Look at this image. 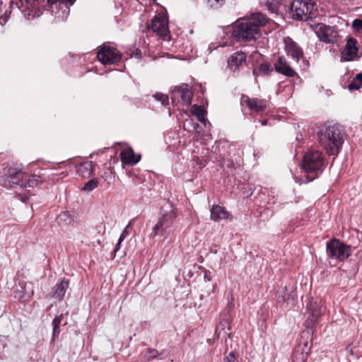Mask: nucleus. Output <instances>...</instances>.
I'll use <instances>...</instances> for the list:
<instances>
[{"instance_id":"obj_1","label":"nucleus","mask_w":362,"mask_h":362,"mask_svg":"<svg viewBox=\"0 0 362 362\" xmlns=\"http://www.w3.org/2000/svg\"><path fill=\"white\" fill-rule=\"evenodd\" d=\"M267 23V17L260 13L240 18L233 25L232 37L238 42L255 40L260 36V28Z\"/></svg>"},{"instance_id":"obj_2","label":"nucleus","mask_w":362,"mask_h":362,"mask_svg":"<svg viewBox=\"0 0 362 362\" xmlns=\"http://www.w3.org/2000/svg\"><path fill=\"white\" fill-rule=\"evenodd\" d=\"M344 127L332 122H326L319 127L317 139L319 144L329 156H337L344 143Z\"/></svg>"},{"instance_id":"obj_3","label":"nucleus","mask_w":362,"mask_h":362,"mask_svg":"<svg viewBox=\"0 0 362 362\" xmlns=\"http://www.w3.org/2000/svg\"><path fill=\"white\" fill-rule=\"evenodd\" d=\"M177 217V210L168 200H165L161 205L159 216L156 223L152 228L151 236L167 237L172 231Z\"/></svg>"},{"instance_id":"obj_4","label":"nucleus","mask_w":362,"mask_h":362,"mask_svg":"<svg viewBox=\"0 0 362 362\" xmlns=\"http://www.w3.org/2000/svg\"><path fill=\"white\" fill-rule=\"evenodd\" d=\"M325 167L322 153L319 151H310L305 153L303 160V168L307 173H315V176L309 178L308 181L313 180L321 173Z\"/></svg>"},{"instance_id":"obj_5","label":"nucleus","mask_w":362,"mask_h":362,"mask_svg":"<svg viewBox=\"0 0 362 362\" xmlns=\"http://www.w3.org/2000/svg\"><path fill=\"white\" fill-rule=\"evenodd\" d=\"M97 58L103 65H117L122 59V54L108 43L98 47Z\"/></svg>"},{"instance_id":"obj_6","label":"nucleus","mask_w":362,"mask_h":362,"mask_svg":"<svg viewBox=\"0 0 362 362\" xmlns=\"http://www.w3.org/2000/svg\"><path fill=\"white\" fill-rule=\"evenodd\" d=\"M327 255L332 259L344 261L351 254V247L337 239H332L326 245Z\"/></svg>"},{"instance_id":"obj_7","label":"nucleus","mask_w":362,"mask_h":362,"mask_svg":"<svg viewBox=\"0 0 362 362\" xmlns=\"http://www.w3.org/2000/svg\"><path fill=\"white\" fill-rule=\"evenodd\" d=\"M314 6L315 5L311 0H293L291 4L293 18L298 21L310 18L314 10Z\"/></svg>"},{"instance_id":"obj_8","label":"nucleus","mask_w":362,"mask_h":362,"mask_svg":"<svg viewBox=\"0 0 362 362\" xmlns=\"http://www.w3.org/2000/svg\"><path fill=\"white\" fill-rule=\"evenodd\" d=\"M25 177V173L14 166L4 168V185L6 187H22Z\"/></svg>"},{"instance_id":"obj_9","label":"nucleus","mask_w":362,"mask_h":362,"mask_svg":"<svg viewBox=\"0 0 362 362\" xmlns=\"http://www.w3.org/2000/svg\"><path fill=\"white\" fill-rule=\"evenodd\" d=\"M311 28L320 41L331 44L337 42L338 32L336 27L317 23L312 25Z\"/></svg>"},{"instance_id":"obj_10","label":"nucleus","mask_w":362,"mask_h":362,"mask_svg":"<svg viewBox=\"0 0 362 362\" xmlns=\"http://www.w3.org/2000/svg\"><path fill=\"white\" fill-rule=\"evenodd\" d=\"M285 50L292 59L297 62L299 66H309V61L303 57L302 49L290 37H286L284 39Z\"/></svg>"},{"instance_id":"obj_11","label":"nucleus","mask_w":362,"mask_h":362,"mask_svg":"<svg viewBox=\"0 0 362 362\" xmlns=\"http://www.w3.org/2000/svg\"><path fill=\"white\" fill-rule=\"evenodd\" d=\"M151 29L153 32L156 33L159 37H162L164 40H170V35L168 25L167 16L163 13H160L156 16L151 21L150 25L147 27Z\"/></svg>"},{"instance_id":"obj_12","label":"nucleus","mask_w":362,"mask_h":362,"mask_svg":"<svg viewBox=\"0 0 362 362\" xmlns=\"http://www.w3.org/2000/svg\"><path fill=\"white\" fill-rule=\"evenodd\" d=\"M193 93L191 88L187 84H182L180 86L176 87L173 91L171 95V100L173 103H178L180 98L181 101L189 105L192 103Z\"/></svg>"},{"instance_id":"obj_13","label":"nucleus","mask_w":362,"mask_h":362,"mask_svg":"<svg viewBox=\"0 0 362 362\" xmlns=\"http://www.w3.org/2000/svg\"><path fill=\"white\" fill-rule=\"evenodd\" d=\"M357 40L353 37L347 40L341 59L344 61H354L359 57L358 48L356 46Z\"/></svg>"},{"instance_id":"obj_14","label":"nucleus","mask_w":362,"mask_h":362,"mask_svg":"<svg viewBox=\"0 0 362 362\" xmlns=\"http://www.w3.org/2000/svg\"><path fill=\"white\" fill-rule=\"evenodd\" d=\"M227 63L229 68L247 66V54L243 51H236L228 57Z\"/></svg>"},{"instance_id":"obj_15","label":"nucleus","mask_w":362,"mask_h":362,"mask_svg":"<svg viewBox=\"0 0 362 362\" xmlns=\"http://www.w3.org/2000/svg\"><path fill=\"white\" fill-rule=\"evenodd\" d=\"M241 103L245 104L251 110L257 112H262L266 108V102L258 98H250L247 95H243Z\"/></svg>"},{"instance_id":"obj_16","label":"nucleus","mask_w":362,"mask_h":362,"mask_svg":"<svg viewBox=\"0 0 362 362\" xmlns=\"http://www.w3.org/2000/svg\"><path fill=\"white\" fill-rule=\"evenodd\" d=\"M276 300L279 304L288 303L289 300H294L293 291H288L286 286H281L276 293Z\"/></svg>"},{"instance_id":"obj_17","label":"nucleus","mask_w":362,"mask_h":362,"mask_svg":"<svg viewBox=\"0 0 362 362\" xmlns=\"http://www.w3.org/2000/svg\"><path fill=\"white\" fill-rule=\"evenodd\" d=\"M120 156L122 163L127 165L136 164L141 158L140 156H136L130 148L122 150Z\"/></svg>"},{"instance_id":"obj_18","label":"nucleus","mask_w":362,"mask_h":362,"mask_svg":"<svg viewBox=\"0 0 362 362\" xmlns=\"http://www.w3.org/2000/svg\"><path fill=\"white\" fill-rule=\"evenodd\" d=\"M211 218L216 222L228 218L230 214L226 209L219 205H213L211 209Z\"/></svg>"},{"instance_id":"obj_19","label":"nucleus","mask_w":362,"mask_h":362,"mask_svg":"<svg viewBox=\"0 0 362 362\" xmlns=\"http://www.w3.org/2000/svg\"><path fill=\"white\" fill-rule=\"evenodd\" d=\"M273 71L288 77H293L296 74L294 69H252V74L255 76H269Z\"/></svg>"},{"instance_id":"obj_20","label":"nucleus","mask_w":362,"mask_h":362,"mask_svg":"<svg viewBox=\"0 0 362 362\" xmlns=\"http://www.w3.org/2000/svg\"><path fill=\"white\" fill-rule=\"evenodd\" d=\"M69 281L65 279L57 283L52 288V297L59 300H62L66 289L69 286Z\"/></svg>"},{"instance_id":"obj_21","label":"nucleus","mask_w":362,"mask_h":362,"mask_svg":"<svg viewBox=\"0 0 362 362\" xmlns=\"http://www.w3.org/2000/svg\"><path fill=\"white\" fill-rule=\"evenodd\" d=\"M307 310L312 317L318 319L325 312V308L322 306L320 303L310 300L307 305Z\"/></svg>"},{"instance_id":"obj_22","label":"nucleus","mask_w":362,"mask_h":362,"mask_svg":"<svg viewBox=\"0 0 362 362\" xmlns=\"http://www.w3.org/2000/svg\"><path fill=\"white\" fill-rule=\"evenodd\" d=\"M23 181V185L22 187H38L40 184H42L45 179L41 175H33L29 177L27 180L25 177Z\"/></svg>"},{"instance_id":"obj_23","label":"nucleus","mask_w":362,"mask_h":362,"mask_svg":"<svg viewBox=\"0 0 362 362\" xmlns=\"http://www.w3.org/2000/svg\"><path fill=\"white\" fill-rule=\"evenodd\" d=\"M77 171L83 177L91 176L94 172L92 162L86 161L83 163L78 166Z\"/></svg>"},{"instance_id":"obj_24","label":"nucleus","mask_w":362,"mask_h":362,"mask_svg":"<svg viewBox=\"0 0 362 362\" xmlns=\"http://www.w3.org/2000/svg\"><path fill=\"white\" fill-rule=\"evenodd\" d=\"M192 112L194 114L198 120L206 125V119L205 118L206 110L204 107L202 105H194L192 107Z\"/></svg>"},{"instance_id":"obj_25","label":"nucleus","mask_w":362,"mask_h":362,"mask_svg":"<svg viewBox=\"0 0 362 362\" xmlns=\"http://www.w3.org/2000/svg\"><path fill=\"white\" fill-rule=\"evenodd\" d=\"M63 318V315H60L58 316H56L53 320H52V340H54V339L58 337L59 332H60V324L62 322V320Z\"/></svg>"},{"instance_id":"obj_26","label":"nucleus","mask_w":362,"mask_h":362,"mask_svg":"<svg viewBox=\"0 0 362 362\" xmlns=\"http://www.w3.org/2000/svg\"><path fill=\"white\" fill-rule=\"evenodd\" d=\"M318 319L315 317H312L311 315H309L306 321L305 322V325L307 328V332H303V334H308V336L313 333V329L314 327L315 323L317 322Z\"/></svg>"},{"instance_id":"obj_27","label":"nucleus","mask_w":362,"mask_h":362,"mask_svg":"<svg viewBox=\"0 0 362 362\" xmlns=\"http://www.w3.org/2000/svg\"><path fill=\"white\" fill-rule=\"evenodd\" d=\"M307 360V354L304 351L295 350L293 354V362H305Z\"/></svg>"},{"instance_id":"obj_28","label":"nucleus","mask_w":362,"mask_h":362,"mask_svg":"<svg viewBox=\"0 0 362 362\" xmlns=\"http://www.w3.org/2000/svg\"><path fill=\"white\" fill-rule=\"evenodd\" d=\"M98 185V180L96 178L88 180L83 187L82 190L85 192H91Z\"/></svg>"},{"instance_id":"obj_29","label":"nucleus","mask_w":362,"mask_h":362,"mask_svg":"<svg viewBox=\"0 0 362 362\" xmlns=\"http://www.w3.org/2000/svg\"><path fill=\"white\" fill-rule=\"evenodd\" d=\"M280 4V0H268L267 6L272 13H277L279 6Z\"/></svg>"},{"instance_id":"obj_30","label":"nucleus","mask_w":362,"mask_h":362,"mask_svg":"<svg viewBox=\"0 0 362 362\" xmlns=\"http://www.w3.org/2000/svg\"><path fill=\"white\" fill-rule=\"evenodd\" d=\"M274 68H291V66L285 57H279L277 62L274 64Z\"/></svg>"},{"instance_id":"obj_31","label":"nucleus","mask_w":362,"mask_h":362,"mask_svg":"<svg viewBox=\"0 0 362 362\" xmlns=\"http://www.w3.org/2000/svg\"><path fill=\"white\" fill-rule=\"evenodd\" d=\"M153 97L158 101H160L162 105H168V102H169V98L167 95H165V94H163V93H156Z\"/></svg>"},{"instance_id":"obj_32","label":"nucleus","mask_w":362,"mask_h":362,"mask_svg":"<svg viewBox=\"0 0 362 362\" xmlns=\"http://www.w3.org/2000/svg\"><path fill=\"white\" fill-rule=\"evenodd\" d=\"M206 1H207L208 5L211 8H218L221 6H222L225 2V0H206Z\"/></svg>"},{"instance_id":"obj_33","label":"nucleus","mask_w":362,"mask_h":362,"mask_svg":"<svg viewBox=\"0 0 362 362\" xmlns=\"http://www.w3.org/2000/svg\"><path fill=\"white\" fill-rule=\"evenodd\" d=\"M352 28L356 32H359L362 30V20L359 18L354 19L352 22Z\"/></svg>"},{"instance_id":"obj_34","label":"nucleus","mask_w":362,"mask_h":362,"mask_svg":"<svg viewBox=\"0 0 362 362\" xmlns=\"http://www.w3.org/2000/svg\"><path fill=\"white\" fill-rule=\"evenodd\" d=\"M57 1L68 4L69 6H72L75 3L76 0H47V3L49 5H53Z\"/></svg>"},{"instance_id":"obj_35","label":"nucleus","mask_w":362,"mask_h":362,"mask_svg":"<svg viewBox=\"0 0 362 362\" xmlns=\"http://www.w3.org/2000/svg\"><path fill=\"white\" fill-rule=\"evenodd\" d=\"M361 86L356 81L353 80L349 85L348 88L350 90H358Z\"/></svg>"},{"instance_id":"obj_36","label":"nucleus","mask_w":362,"mask_h":362,"mask_svg":"<svg viewBox=\"0 0 362 362\" xmlns=\"http://www.w3.org/2000/svg\"><path fill=\"white\" fill-rule=\"evenodd\" d=\"M224 362H238L233 351L230 352L228 356L224 358Z\"/></svg>"},{"instance_id":"obj_37","label":"nucleus","mask_w":362,"mask_h":362,"mask_svg":"<svg viewBox=\"0 0 362 362\" xmlns=\"http://www.w3.org/2000/svg\"><path fill=\"white\" fill-rule=\"evenodd\" d=\"M148 352L150 354L148 359H153V358H156L157 356L158 355V352L156 349H148Z\"/></svg>"},{"instance_id":"obj_38","label":"nucleus","mask_w":362,"mask_h":362,"mask_svg":"<svg viewBox=\"0 0 362 362\" xmlns=\"http://www.w3.org/2000/svg\"><path fill=\"white\" fill-rule=\"evenodd\" d=\"M228 326V330H230V327L228 326V321L226 319H223L219 322V327H222V329H224L225 327Z\"/></svg>"},{"instance_id":"obj_39","label":"nucleus","mask_w":362,"mask_h":362,"mask_svg":"<svg viewBox=\"0 0 362 362\" xmlns=\"http://www.w3.org/2000/svg\"><path fill=\"white\" fill-rule=\"evenodd\" d=\"M353 80L357 81L361 86H362V73L356 74Z\"/></svg>"},{"instance_id":"obj_40","label":"nucleus","mask_w":362,"mask_h":362,"mask_svg":"<svg viewBox=\"0 0 362 362\" xmlns=\"http://www.w3.org/2000/svg\"><path fill=\"white\" fill-rule=\"evenodd\" d=\"M304 346H305V348H304V349H300V348H298V349H296V350H298V351H302V350H303V351H304V353L308 354L307 350H309V349H310V346H309V344H308V341H306V342L304 344Z\"/></svg>"},{"instance_id":"obj_41","label":"nucleus","mask_w":362,"mask_h":362,"mask_svg":"<svg viewBox=\"0 0 362 362\" xmlns=\"http://www.w3.org/2000/svg\"><path fill=\"white\" fill-rule=\"evenodd\" d=\"M39 0H25L27 4L33 6L35 2H38Z\"/></svg>"},{"instance_id":"obj_42","label":"nucleus","mask_w":362,"mask_h":362,"mask_svg":"<svg viewBox=\"0 0 362 362\" xmlns=\"http://www.w3.org/2000/svg\"><path fill=\"white\" fill-rule=\"evenodd\" d=\"M132 221L129 223V224L126 226V228L122 232V234L125 235V237L128 235L127 228L130 226Z\"/></svg>"},{"instance_id":"obj_43","label":"nucleus","mask_w":362,"mask_h":362,"mask_svg":"<svg viewBox=\"0 0 362 362\" xmlns=\"http://www.w3.org/2000/svg\"><path fill=\"white\" fill-rule=\"evenodd\" d=\"M120 244L121 243H119V241L117 242L116 246H115V248L114 250V256L115 255V253L119 250V247H120Z\"/></svg>"},{"instance_id":"obj_44","label":"nucleus","mask_w":362,"mask_h":362,"mask_svg":"<svg viewBox=\"0 0 362 362\" xmlns=\"http://www.w3.org/2000/svg\"><path fill=\"white\" fill-rule=\"evenodd\" d=\"M204 279L207 281H211V278L209 276V272H205V273H204Z\"/></svg>"},{"instance_id":"obj_45","label":"nucleus","mask_w":362,"mask_h":362,"mask_svg":"<svg viewBox=\"0 0 362 362\" xmlns=\"http://www.w3.org/2000/svg\"><path fill=\"white\" fill-rule=\"evenodd\" d=\"M189 122L192 124V125L194 129H196L197 127H199V124L198 123L193 122L192 120H190Z\"/></svg>"},{"instance_id":"obj_46","label":"nucleus","mask_w":362,"mask_h":362,"mask_svg":"<svg viewBox=\"0 0 362 362\" xmlns=\"http://www.w3.org/2000/svg\"><path fill=\"white\" fill-rule=\"evenodd\" d=\"M124 238H125V235L121 233V235H120V236L119 238L118 241L119 243H122L124 240Z\"/></svg>"},{"instance_id":"obj_47","label":"nucleus","mask_w":362,"mask_h":362,"mask_svg":"<svg viewBox=\"0 0 362 362\" xmlns=\"http://www.w3.org/2000/svg\"><path fill=\"white\" fill-rule=\"evenodd\" d=\"M261 123L262 125H266L267 124V119L262 120Z\"/></svg>"},{"instance_id":"obj_48","label":"nucleus","mask_w":362,"mask_h":362,"mask_svg":"<svg viewBox=\"0 0 362 362\" xmlns=\"http://www.w3.org/2000/svg\"><path fill=\"white\" fill-rule=\"evenodd\" d=\"M136 57H137L138 59H140L141 57V53H139V54L136 53Z\"/></svg>"},{"instance_id":"obj_49","label":"nucleus","mask_w":362,"mask_h":362,"mask_svg":"<svg viewBox=\"0 0 362 362\" xmlns=\"http://www.w3.org/2000/svg\"><path fill=\"white\" fill-rule=\"evenodd\" d=\"M229 307L232 308L233 306V303L232 302H230L228 303Z\"/></svg>"},{"instance_id":"obj_50","label":"nucleus","mask_w":362,"mask_h":362,"mask_svg":"<svg viewBox=\"0 0 362 362\" xmlns=\"http://www.w3.org/2000/svg\"><path fill=\"white\" fill-rule=\"evenodd\" d=\"M4 21L5 22V19H3V20H2V18H0V23H1V24H3V23H2V22H4Z\"/></svg>"},{"instance_id":"obj_51","label":"nucleus","mask_w":362,"mask_h":362,"mask_svg":"<svg viewBox=\"0 0 362 362\" xmlns=\"http://www.w3.org/2000/svg\"><path fill=\"white\" fill-rule=\"evenodd\" d=\"M4 21L5 22V19H3V20H2V18H0V23H1V24H3V23H2V22H4Z\"/></svg>"},{"instance_id":"obj_52","label":"nucleus","mask_w":362,"mask_h":362,"mask_svg":"<svg viewBox=\"0 0 362 362\" xmlns=\"http://www.w3.org/2000/svg\"><path fill=\"white\" fill-rule=\"evenodd\" d=\"M4 21L5 22V19H3V20H2V18H0V23H1V24H3V23H2V22H4Z\"/></svg>"},{"instance_id":"obj_53","label":"nucleus","mask_w":362,"mask_h":362,"mask_svg":"<svg viewBox=\"0 0 362 362\" xmlns=\"http://www.w3.org/2000/svg\"><path fill=\"white\" fill-rule=\"evenodd\" d=\"M262 68H268V66H264L263 64H262L260 66V69H262Z\"/></svg>"}]
</instances>
